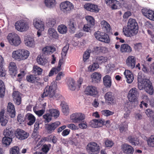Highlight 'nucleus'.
<instances>
[{"label": "nucleus", "mask_w": 154, "mask_h": 154, "mask_svg": "<svg viewBox=\"0 0 154 154\" xmlns=\"http://www.w3.org/2000/svg\"><path fill=\"white\" fill-rule=\"evenodd\" d=\"M36 61L39 64L43 66L45 65L48 62L47 59L46 58L41 55L38 56L36 59Z\"/></svg>", "instance_id": "c85d7f7f"}, {"label": "nucleus", "mask_w": 154, "mask_h": 154, "mask_svg": "<svg viewBox=\"0 0 154 154\" xmlns=\"http://www.w3.org/2000/svg\"><path fill=\"white\" fill-rule=\"evenodd\" d=\"M42 69L37 66H35L33 67V73L35 74V75H40L42 74Z\"/></svg>", "instance_id": "c03bdc74"}, {"label": "nucleus", "mask_w": 154, "mask_h": 154, "mask_svg": "<svg viewBox=\"0 0 154 154\" xmlns=\"http://www.w3.org/2000/svg\"><path fill=\"white\" fill-rule=\"evenodd\" d=\"M92 8V12L97 13L100 10V8H99L98 6L94 4H93Z\"/></svg>", "instance_id": "69168bd1"}, {"label": "nucleus", "mask_w": 154, "mask_h": 154, "mask_svg": "<svg viewBox=\"0 0 154 154\" xmlns=\"http://www.w3.org/2000/svg\"><path fill=\"white\" fill-rule=\"evenodd\" d=\"M85 19L88 22V24L90 26H93L94 25V19L90 16H88L85 17Z\"/></svg>", "instance_id": "09e8293b"}, {"label": "nucleus", "mask_w": 154, "mask_h": 154, "mask_svg": "<svg viewBox=\"0 0 154 154\" xmlns=\"http://www.w3.org/2000/svg\"><path fill=\"white\" fill-rule=\"evenodd\" d=\"M44 2L45 6L51 9L55 7L56 4L55 0H45Z\"/></svg>", "instance_id": "f704fd0d"}, {"label": "nucleus", "mask_w": 154, "mask_h": 154, "mask_svg": "<svg viewBox=\"0 0 154 154\" xmlns=\"http://www.w3.org/2000/svg\"><path fill=\"white\" fill-rule=\"evenodd\" d=\"M50 114L51 116H53L55 118H57L60 114L59 111L56 109H51L49 110Z\"/></svg>", "instance_id": "8fccbe9b"}, {"label": "nucleus", "mask_w": 154, "mask_h": 154, "mask_svg": "<svg viewBox=\"0 0 154 154\" xmlns=\"http://www.w3.org/2000/svg\"><path fill=\"white\" fill-rule=\"evenodd\" d=\"M69 48V45L66 44L64 46L62 50V51L61 53L62 57L66 56Z\"/></svg>", "instance_id": "4d7b16f0"}, {"label": "nucleus", "mask_w": 154, "mask_h": 154, "mask_svg": "<svg viewBox=\"0 0 154 154\" xmlns=\"http://www.w3.org/2000/svg\"><path fill=\"white\" fill-rule=\"evenodd\" d=\"M145 113L148 117H151L153 116L154 112L150 109H148L145 111Z\"/></svg>", "instance_id": "0e129e2a"}, {"label": "nucleus", "mask_w": 154, "mask_h": 154, "mask_svg": "<svg viewBox=\"0 0 154 154\" xmlns=\"http://www.w3.org/2000/svg\"><path fill=\"white\" fill-rule=\"evenodd\" d=\"M91 76L92 82L94 83H98L100 80L101 75L99 73L94 72Z\"/></svg>", "instance_id": "473e14b6"}, {"label": "nucleus", "mask_w": 154, "mask_h": 154, "mask_svg": "<svg viewBox=\"0 0 154 154\" xmlns=\"http://www.w3.org/2000/svg\"><path fill=\"white\" fill-rule=\"evenodd\" d=\"M68 25L69 28L72 32H74V31L77 26L76 21L73 19H70Z\"/></svg>", "instance_id": "c9c22d12"}, {"label": "nucleus", "mask_w": 154, "mask_h": 154, "mask_svg": "<svg viewBox=\"0 0 154 154\" xmlns=\"http://www.w3.org/2000/svg\"><path fill=\"white\" fill-rule=\"evenodd\" d=\"M85 118L84 114L81 113H73L70 116V119L72 122L74 123H79Z\"/></svg>", "instance_id": "f8f14e48"}, {"label": "nucleus", "mask_w": 154, "mask_h": 154, "mask_svg": "<svg viewBox=\"0 0 154 154\" xmlns=\"http://www.w3.org/2000/svg\"><path fill=\"white\" fill-rule=\"evenodd\" d=\"M56 51V48L54 47L47 46L43 48L42 51L45 54H50Z\"/></svg>", "instance_id": "2f4dec72"}, {"label": "nucleus", "mask_w": 154, "mask_h": 154, "mask_svg": "<svg viewBox=\"0 0 154 154\" xmlns=\"http://www.w3.org/2000/svg\"><path fill=\"white\" fill-rule=\"evenodd\" d=\"M12 137H6L4 136L2 139L3 144L6 146H8L10 145L12 141Z\"/></svg>", "instance_id": "a19ab883"}, {"label": "nucleus", "mask_w": 154, "mask_h": 154, "mask_svg": "<svg viewBox=\"0 0 154 154\" xmlns=\"http://www.w3.org/2000/svg\"><path fill=\"white\" fill-rule=\"evenodd\" d=\"M43 119H44V122L45 123H48L50 122L52 119V116L50 114L47 113L44 115L43 116Z\"/></svg>", "instance_id": "864d4df0"}, {"label": "nucleus", "mask_w": 154, "mask_h": 154, "mask_svg": "<svg viewBox=\"0 0 154 154\" xmlns=\"http://www.w3.org/2000/svg\"><path fill=\"white\" fill-rule=\"evenodd\" d=\"M57 30L60 33L64 34L66 32L67 29L65 25L61 24L58 26Z\"/></svg>", "instance_id": "a18cd8bd"}, {"label": "nucleus", "mask_w": 154, "mask_h": 154, "mask_svg": "<svg viewBox=\"0 0 154 154\" xmlns=\"http://www.w3.org/2000/svg\"><path fill=\"white\" fill-rule=\"evenodd\" d=\"M62 107V111L64 115H67L69 112V109L68 106L64 101H62L60 104Z\"/></svg>", "instance_id": "72a5a7b5"}, {"label": "nucleus", "mask_w": 154, "mask_h": 154, "mask_svg": "<svg viewBox=\"0 0 154 154\" xmlns=\"http://www.w3.org/2000/svg\"><path fill=\"white\" fill-rule=\"evenodd\" d=\"M33 25L35 28L39 30L43 31L44 29V24L43 21L39 19L34 20Z\"/></svg>", "instance_id": "6ab92c4d"}, {"label": "nucleus", "mask_w": 154, "mask_h": 154, "mask_svg": "<svg viewBox=\"0 0 154 154\" xmlns=\"http://www.w3.org/2000/svg\"><path fill=\"white\" fill-rule=\"evenodd\" d=\"M121 6V4L120 2L115 0L111 7L112 9H116L120 8Z\"/></svg>", "instance_id": "5fc2aeb1"}, {"label": "nucleus", "mask_w": 154, "mask_h": 154, "mask_svg": "<svg viewBox=\"0 0 154 154\" xmlns=\"http://www.w3.org/2000/svg\"><path fill=\"white\" fill-rule=\"evenodd\" d=\"M58 69L57 68H52L50 71L49 74V76H52L53 75L54 73L56 74L58 73L60 71L58 70Z\"/></svg>", "instance_id": "680f3d73"}, {"label": "nucleus", "mask_w": 154, "mask_h": 154, "mask_svg": "<svg viewBox=\"0 0 154 154\" xmlns=\"http://www.w3.org/2000/svg\"><path fill=\"white\" fill-rule=\"evenodd\" d=\"M127 66L129 68L133 69L135 66L136 64V58L133 56H130L127 58L126 61Z\"/></svg>", "instance_id": "f3484780"}, {"label": "nucleus", "mask_w": 154, "mask_h": 154, "mask_svg": "<svg viewBox=\"0 0 154 154\" xmlns=\"http://www.w3.org/2000/svg\"><path fill=\"white\" fill-rule=\"evenodd\" d=\"M141 11L144 16L149 19L154 21V11L145 8L143 9Z\"/></svg>", "instance_id": "dca6fc26"}, {"label": "nucleus", "mask_w": 154, "mask_h": 154, "mask_svg": "<svg viewBox=\"0 0 154 154\" xmlns=\"http://www.w3.org/2000/svg\"><path fill=\"white\" fill-rule=\"evenodd\" d=\"M67 85L69 88L72 91L75 90L76 88L75 81L72 79H69L67 82Z\"/></svg>", "instance_id": "e433bc0d"}, {"label": "nucleus", "mask_w": 154, "mask_h": 154, "mask_svg": "<svg viewBox=\"0 0 154 154\" xmlns=\"http://www.w3.org/2000/svg\"><path fill=\"white\" fill-rule=\"evenodd\" d=\"M5 110L2 109L0 112V122L2 126H5L8 122V118L4 116Z\"/></svg>", "instance_id": "bb28decb"}, {"label": "nucleus", "mask_w": 154, "mask_h": 154, "mask_svg": "<svg viewBox=\"0 0 154 154\" xmlns=\"http://www.w3.org/2000/svg\"><path fill=\"white\" fill-rule=\"evenodd\" d=\"M19 149L18 146H14L10 149V154H19Z\"/></svg>", "instance_id": "6e6d98bb"}, {"label": "nucleus", "mask_w": 154, "mask_h": 154, "mask_svg": "<svg viewBox=\"0 0 154 154\" xmlns=\"http://www.w3.org/2000/svg\"><path fill=\"white\" fill-rule=\"evenodd\" d=\"M61 10L64 13L67 14L69 13L71 10L73 8L72 4L68 1L61 2L60 4Z\"/></svg>", "instance_id": "6e6552de"}, {"label": "nucleus", "mask_w": 154, "mask_h": 154, "mask_svg": "<svg viewBox=\"0 0 154 154\" xmlns=\"http://www.w3.org/2000/svg\"><path fill=\"white\" fill-rule=\"evenodd\" d=\"M85 93L90 96L95 97L97 95L98 92L97 90V88L92 85H89L86 88Z\"/></svg>", "instance_id": "2eb2a0df"}, {"label": "nucleus", "mask_w": 154, "mask_h": 154, "mask_svg": "<svg viewBox=\"0 0 154 154\" xmlns=\"http://www.w3.org/2000/svg\"><path fill=\"white\" fill-rule=\"evenodd\" d=\"M128 139L129 142L132 145L136 146L139 144V140L136 137L129 136Z\"/></svg>", "instance_id": "4c0bfd02"}, {"label": "nucleus", "mask_w": 154, "mask_h": 154, "mask_svg": "<svg viewBox=\"0 0 154 154\" xmlns=\"http://www.w3.org/2000/svg\"><path fill=\"white\" fill-rule=\"evenodd\" d=\"M8 114L11 118H14L15 116V110L14 105L11 102H9L7 108Z\"/></svg>", "instance_id": "a211bd4d"}, {"label": "nucleus", "mask_w": 154, "mask_h": 154, "mask_svg": "<svg viewBox=\"0 0 154 154\" xmlns=\"http://www.w3.org/2000/svg\"><path fill=\"white\" fill-rule=\"evenodd\" d=\"M138 87L140 90L144 89L150 95H152L153 94L152 83L148 79H144L141 80V79H138Z\"/></svg>", "instance_id": "f03ea898"}, {"label": "nucleus", "mask_w": 154, "mask_h": 154, "mask_svg": "<svg viewBox=\"0 0 154 154\" xmlns=\"http://www.w3.org/2000/svg\"><path fill=\"white\" fill-rule=\"evenodd\" d=\"M9 72L12 76H15L17 73V68L16 64L14 62H11L9 64Z\"/></svg>", "instance_id": "393cba45"}, {"label": "nucleus", "mask_w": 154, "mask_h": 154, "mask_svg": "<svg viewBox=\"0 0 154 154\" xmlns=\"http://www.w3.org/2000/svg\"><path fill=\"white\" fill-rule=\"evenodd\" d=\"M91 125L92 127L96 128L102 126L101 122L100 120H98L97 119H94L91 121Z\"/></svg>", "instance_id": "58836bf2"}, {"label": "nucleus", "mask_w": 154, "mask_h": 154, "mask_svg": "<svg viewBox=\"0 0 154 154\" xmlns=\"http://www.w3.org/2000/svg\"><path fill=\"white\" fill-rule=\"evenodd\" d=\"M106 102L108 104H114L116 103V100L114 94L111 92L109 91L106 93L104 95Z\"/></svg>", "instance_id": "4468645a"}, {"label": "nucleus", "mask_w": 154, "mask_h": 154, "mask_svg": "<svg viewBox=\"0 0 154 154\" xmlns=\"http://www.w3.org/2000/svg\"><path fill=\"white\" fill-rule=\"evenodd\" d=\"M15 26L17 30L21 32L26 31L29 28L27 23L23 20L18 21L16 22Z\"/></svg>", "instance_id": "9d476101"}, {"label": "nucleus", "mask_w": 154, "mask_h": 154, "mask_svg": "<svg viewBox=\"0 0 154 154\" xmlns=\"http://www.w3.org/2000/svg\"><path fill=\"white\" fill-rule=\"evenodd\" d=\"M15 134V131L12 128H7L4 130L3 134L4 136L6 137H12Z\"/></svg>", "instance_id": "4be33fe9"}, {"label": "nucleus", "mask_w": 154, "mask_h": 154, "mask_svg": "<svg viewBox=\"0 0 154 154\" xmlns=\"http://www.w3.org/2000/svg\"><path fill=\"white\" fill-rule=\"evenodd\" d=\"M101 24L103 28L104 29L106 32H109L111 29L109 24L105 20L102 21Z\"/></svg>", "instance_id": "ea45409f"}, {"label": "nucleus", "mask_w": 154, "mask_h": 154, "mask_svg": "<svg viewBox=\"0 0 154 154\" xmlns=\"http://www.w3.org/2000/svg\"><path fill=\"white\" fill-rule=\"evenodd\" d=\"M39 78L38 77H36L34 75H30L27 76L26 80L29 82L32 83H35V82H37Z\"/></svg>", "instance_id": "7c9ffc66"}, {"label": "nucleus", "mask_w": 154, "mask_h": 154, "mask_svg": "<svg viewBox=\"0 0 154 154\" xmlns=\"http://www.w3.org/2000/svg\"><path fill=\"white\" fill-rule=\"evenodd\" d=\"M29 55V52L24 49H18L14 51L12 57L15 60L18 61L24 60L27 59Z\"/></svg>", "instance_id": "7ed1b4c3"}, {"label": "nucleus", "mask_w": 154, "mask_h": 154, "mask_svg": "<svg viewBox=\"0 0 154 154\" xmlns=\"http://www.w3.org/2000/svg\"><path fill=\"white\" fill-rule=\"evenodd\" d=\"M124 75L127 79V82L128 83H131L134 79V76L132 72L129 70H125Z\"/></svg>", "instance_id": "412c9836"}, {"label": "nucleus", "mask_w": 154, "mask_h": 154, "mask_svg": "<svg viewBox=\"0 0 154 154\" xmlns=\"http://www.w3.org/2000/svg\"><path fill=\"white\" fill-rule=\"evenodd\" d=\"M94 36L97 39L106 43L110 42V39L108 35L100 31H97L94 33Z\"/></svg>", "instance_id": "423d86ee"}, {"label": "nucleus", "mask_w": 154, "mask_h": 154, "mask_svg": "<svg viewBox=\"0 0 154 154\" xmlns=\"http://www.w3.org/2000/svg\"><path fill=\"white\" fill-rule=\"evenodd\" d=\"M87 152L90 154H97L99 152L100 146L97 143L91 142L86 146Z\"/></svg>", "instance_id": "39448f33"}, {"label": "nucleus", "mask_w": 154, "mask_h": 154, "mask_svg": "<svg viewBox=\"0 0 154 154\" xmlns=\"http://www.w3.org/2000/svg\"><path fill=\"white\" fill-rule=\"evenodd\" d=\"M102 114L106 116H108L113 115L114 112L109 110H104L101 111Z\"/></svg>", "instance_id": "bf43d9fd"}, {"label": "nucleus", "mask_w": 154, "mask_h": 154, "mask_svg": "<svg viewBox=\"0 0 154 154\" xmlns=\"http://www.w3.org/2000/svg\"><path fill=\"white\" fill-rule=\"evenodd\" d=\"M51 147V145L50 144H45L42 146V150L45 154H47Z\"/></svg>", "instance_id": "603ef678"}, {"label": "nucleus", "mask_w": 154, "mask_h": 154, "mask_svg": "<svg viewBox=\"0 0 154 154\" xmlns=\"http://www.w3.org/2000/svg\"><path fill=\"white\" fill-rule=\"evenodd\" d=\"M7 38L9 43L15 46L19 45L21 42L20 37L16 34L9 33L7 36Z\"/></svg>", "instance_id": "0eeeda50"}, {"label": "nucleus", "mask_w": 154, "mask_h": 154, "mask_svg": "<svg viewBox=\"0 0 154 154\" xmlns=\"http://www.w3.org/2000/svg\"><path fill=\"white\" fill-rule=\"evenodd\" d=\"M106 48L103 46L96 47L94 49L95 51L97 53H103V51L106 49Z\"/></svg>", "instance_id": "e2e57ef3"}, {"label": "nucleus", "mask_w": 154, "mask_h": 154, "mask_svg": "<svg viewBox=\"0 0 154 154\" xmlns=\"http://www.w3.org/2000/svg\"><path fill=\"white\" fill-rule=\"evenodd\" d=\"M48 33L50 36L55 39L58 38V35L56 30L53 28H50L48 30Z\"/></svg>", "instance_id": "79ce46f5"}, {"label": "nucleus", "mask_w": 154, "mask_h": 154, "mask_svg": "<svg viewBox=\"0 0 154 154\" xmlns=\"http://www.w3.org/2000/svg\"><path fill=\"white\" fill-rule=\"evenodd\" d=\"M107 60V57L103 56L97 57L96 59V60L97 63L101 64L103 63H105Z\"/></svg>", "instance_id": "de8ad7c7"}, {"label": "nucleus", "mask_w": 154, "mask_h": 154, "mask_svg": "<svg viewBox=\"0 0 154 154\" xmlns=\"http://www.w3.org/2000/svg\"><path fill=\"white\" fill-rule=\"evenodd\" d=\"M56 86V84L53 82L51 83L50 86H46L44 89L43 93L41 95V97L43 98L48 96L50 97H53L55 93Z\"/></svg>", "instance_id": "20e7f679"}, {"label": "nucleus", "mask_w": 154, "mask_h": 154, "mask_svg": "<svg viewBox=\"0 0 154 154\" xmlns=\"http://www.w3.org/2000/svg\"><path fill=\"white\" fill-rule=\"evenodd\" d=\"M60 122L56 121L53 123L45 125V128L48 134H51L54 131L55 129L60 125Z\"/></svg>", "instance_id": "9b49d317"}, {"label": "nucleus", "mask_w": 154, "mask_h": 154, "mask_svg": "<svg viewBox=\"0 0 154 154\" xmlns=\"http://www.w3.org/2000/svg\"><path fill=\"white\" fill-rule=\"evenodd\" d=\"M93 4L91 3H87L84 5V8L87 11L92 12V6Z\"/></svg>", "instance_id": "052dcab7"}, {"label": "nucleus", "mask_w": 154, "mask_h": 154, "mask_svg": "<svg viewBox=\"0 0 154 154\" xmlns=\"http://www.w3.org/2000/svg\"><path fill=\"white\" fill-rule=\"evenodd\" d=\"M26 117L27 122V124L28 125L31 126L33 125L36 121L35 116L31 113H27Z\"/></svg>", "instance_id": "a878e982"}, {"label": "nucleus", "mask_w": 154, "mask_h": 154, "mask_svg": "<svg viewBox=\"0 0 154 154\" xmlns=\"http://www.w3.org/2000/svg\"><path fill=\"white\" fill-rule=\"evenodd\" d=\"M99 67V65L97 63H94L92 65L88 66V69L89 71L92 72L97 69Z\"/></svg>", "instance_id": "3c124183"}, {"label": "nucleus", "mask_w": 154, "mask_h": 154, "mask_svg": "<svg viewBox=\"0 0 154 154\" xmlns=\"http://www.w3.org/2000/svg\"><path fill=\"white\" fill-rule=\"evenodd\" d=\"M5 91V86L3 82L0 80V97L3 98L4 96Z\"/></svg>", "instance_id": "37998d69"}, {"label": "nucleus", "mask_w": 154, "mask_h": 154, "mask_svg": "<svg viewBox=\"0 0 154 154\" xmlns=\"http://www.w3.org/2000/svg\"><path fill=\"white\" fill-rule=\"evenodd\" d=\"M15 134L17 137L20 140H25L29 136L28 133L20 128H18L16 130Z\"/></svg>", "instance_id": "ddd939ff"}, {"label": "nucleus", "mask_w": 154, "mask_h": 154, "mask_svg": "<svg viewBox=\"0 0 154 154\" xmlns=\"http://www.w3.org/2000/svg\"><path fill=\"white\" fill-rule=\"evenodd\" d=\"M138 26L136 20L130 18L128 21L127 26L123 28V32L126 37H131L136 34L138 32Z\"/></svg>", "instance_id": "f257e3e1"}, {"label": "nucleus", "mask_w": 154, "mask_h": 154, "mask_svg": "<svg viewBox=\"0 0 154 154\" xmlns=\"http://www.w3.org/2000/svg\"><path fill=\"white\" fill-rule=\"evenodd\" d=\"M24 42L26 45L30 47H34L35 45L34 38L29 35L28 36L25 38Z\"/></svg>", "instance_id": "b1692460"}, {"label": "nucleus", "mask_w": 154, "mask_h": 154, "mask_svg": "<svg viewBox=\"0 0 154 154\" xmlns=\"http://www.w3.org/2000/svg\"><path fill=\"white\" fill-rule=\"evenodd\" d=\"M139 93L137 89L135 88H132L129 91L128 97L129 100L131 102H136Z\"/></svg>", "instance_id": "1a4fd4ad"}, {"label": "nucleus", "mask_w": 154, "mask_h": 154, "mask_svg": "<svg viewBox=\"0 0 154 154\" xmlns=\"http://www.w3.org/2000/svg\"><path fill=\"white\" fill-rule=\"evenodd\" d=\"M90 56V53L86 51L85 52L83 55V61L85 62Z\"/></svg>", "instance_id": "338daca9"}, {"label": "nucleus", "mask_w": 154, "mask_h": 154, "mask_svg": "<svg viewBox=\"0 0 154 154\" xmlns=\"http://www.w3.org/2000/svg\"><path fill=\"white\" fill-rule=\"evenodd\" d=\"M103 83L106 88H110L112 85L111 77L107 75H105L103 78Z\"/></svg>", "instance_id": "cd10ccee"}, {"label": "nucleus", "mask_w": 154, "mask_h": 154, "mask_svg": "<svg viewBox=\"0 0 154 154\" xmlns=\"http://www.w3.org/2000/svg\"><path fill=\"white\" fill-rule=\"evenodd\" d=\"M105 145L106 147H111L114 144L113 142L109 140H107L105 142Z\"/></svg>", "instance_id": "774afa93"}, {"label": "nucleus", "mask_w": 154, "mask_h": 154, "mask_svg": "<svg viewBox=\"0 0 154 154\" xmlns=\"http://www.w3.org/2000/svg\"><path fill=\"white\" fill-rule=\"evenodd\" d=\"M47 24L50 27H53L56 23V20L55 18H50L47 19Z\"/></svg>", "instance_id": "49530a36"}, {"label": "nucleus", "mask_w": 154, "mask_h": 154, "mask_svg": "<svg viewBox=\"0 0 154 154\" xmlns=\"http://www.w3.org/2000/svg\"><path fill=\"white\" fill-rule=\"evenodd\" d=\"M122 149L124 153L127 154H132L134 151L133 148L127 144L122 145Z\"/></svg>", "instance_id": "aec40b11"}, {"label": "nucleus", "mask_w": 154, "mask_h": 154, "mask_svg": "<svg viewBox=\"0 0 154 154\" xmlns=\"http://www.w3.org/2000/svg\"><path fill=\"white\" fill-rule=\"evenodd\" d=\"M20 94V93L18 91H14L13 93L14 100L17 105H19L21 103V98Z\"/></svg>", "instance_id": "5701e85b"}, {"label": "nucleus", "mask_w": 154, "mask_h": 154, "mask_svg": "<svg viewBox=\"0 0 154 154\" xmlns=\"http://www.w3.org/2000/svg\"><path fill=\"white\" fill-rule=\"evenodd\" d=\"M147 143L149 146L154 147V135L150 137L149 139L148 140Z\"/></svg>", "instance_id": "13d9d810"}, {"label": "nucleus", "mask_w": 154, "mask_h": 154, "mask_svg": "<svg viewBox=\"0 0 154 154\" xmlns=\"http://www.w3.org/2000/svg\"><path fill=\"white\" fill-rule=\"evenodd\" d=\"M120 50L122 53H129L131 51L132 49L128 45L124 44L121 45Z\"/></svg>", "instance_id": "c756f323"}]
</instances>
